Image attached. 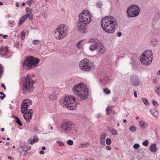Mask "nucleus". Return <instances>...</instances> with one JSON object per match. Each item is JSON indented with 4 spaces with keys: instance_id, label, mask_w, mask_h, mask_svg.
Listing matches in <instances>:
<instances>
[{
    "instance_id": "obj_1",
    "label": "nucleus",
    "mask_w": 160,
    "mask_h": 160,
    "mask_svg": "<svg viewBox=\"0 0 160 160\" xmlns=\"http://www.w3.org/2000/svg\"><path fill=\"white\" fill-rule=\"evenodd\" d=\"M101 26L106 32L111 34L115 30L118 25L116 19L112 16H107L103 18L101 21Z\"/></svg>"
},
{
    "instance_id": "obj_2",
    "label": "nucleus",
    "mask_w": 160,
    "mask_h": 160,
    "mask_svg": "<svg viewBox=\"0 0 160 160\" xmlns=\"http://www.w3.org/2000/svg\"><path fill=\"white\" fill-rule=\"evenodd\" d=\"M31 100L27 99L23 100L21 106V112L23 113V116L27 122H29L32 118L33 111L32 109L27 110V108L32 104Z\"/></svg>"
},
{
    "instance_id": "obj_3",
    "label": "nucleus",
    "mask_w": 160,
    "mask_h": 160,
    "mask_svg": "<svg viewBox=\"0 0 160 160\" xmlns=\"http://www.w3.org/2000/svg\"><path fill=\"white\" fill-rule=\"evenodd\" d=\"M73 90L74 94L81 99H84L88 96V89L86 85L83 83L74 86L73 88Z\"/></svg>"
},
{
    "instance_id": "obj_4",
    "label": "nucleus",
    "mask_w": 160,
    "mask_h": 160,
    "mask_svg": "<svg viewBox=\"0 0 160 160\" xmlns=\"http://www.w3.org/2000/svg\"><path fill=\"white\" fill-rule=\"evenodd\" d=\"M75 98L74 96H66L63 101L60 102V104L63 107L68 108L69 110H73L77 107L75 102Z\"/></svg>"
},
{
    "instance_id": "obj_5",
    "label": "nucleus",
    "mask_w": 160,
    "mask_h": 160,
    "mask_svg": "<svg viewBox=\"0 0 160 160\" xmlns=\"http://www.w3.org/2000/svg\"><path fill=\"white\" fill-rule=\"evenodd\" d=\"M68 30L64 24L58 26L54 31V36L57 40H60L64 38L68 34Z\"/></svg>"
},
{
    "instance_id": "obj_6",
    "label": "nucleus",
    "mask_w": 160,
    "mask_h": 160,
    "mask_svg": "<svg viewBox=\"0 0 160 160\" xmlns=\"http://www.w3.org/2000/svg\"><path fill=\"white\" fill-rule=\"evenodd\" d=\"M35 82L30 77L27 76L22 85L23 93L26 94L28 92H31L33 90V85Z\"/></svg>"
},
{
    "instance_id": "obj_7",
    "label": "nucleus",
    "mask_w": 160,
    "mask_h": 160,
    "mask_svg": "<svg viewBox=\"0 0 160 160\" xmlns=\"http://www.w3.org/2000/svg\"><path fill=\"white\" fill-rule=\"evenodd\" d=\"M80 68L83 71H92L94 68V62L89 61L87 58H84L79 63Z\"/></svg>"
},
{
    "instance_id": "obj_8",
    "label": "nucleus",
    "mask_w": 160,
    "mask_h": 160,
    "mask_svg": "<svg viewBox=\"0 0 160 160\" xmlns=\"http://www.w3.org/2000/svg\"><path fill=\"white\" fill-rule=\"evenodd\" d=\"M91 14L88 10L83 11L79 14V22L88 24L91 21Z\"/></svg>"
},
{
    "instance_id": "obj_9",
    "label": "nucleus",
    "mask_w": 160,
    "mask_h": 160,
    "mask_svg": "<svg viewBox=\"0 0 160 160\" xmlns=\"http://www.w3.org/2000/svg\"><path fill=\"white\" fill-rule=\"evenodd\" d=\"M39 60L32 56L27 58L23 63L24 67L27 66L32 68L36 67L39 62Z\"/></svg>"
},
{
    "instance_id": "obj_10",
    "label": "nucleus",
    "mask_w": 160,
    "mask_h": 160,
    "mask_svg": "<svg viewBox=\"0 0 160 160\" xmlns=\"http://www.w3.org/2000/svg\"><path fill=\"white\" fill-rule=\"evenodd\" d=\"M128 17H134L137 16L139 14L140 9L137 5H133L129 6L127 10Z\"/></svg>"
},
{
    "instance_id": "obj_11",
    "label": "nucleus",
    "mask_w": 160,
    "mask_h": 160,
    "mask_svg": "<svg viewBox=\"0 0 160 160\" xmlns=\"http://www.w3.org/2000/svg\"><path fill=\"white\" fill-rule=\"evenodd\" d=\"M61 127L66 132H69L74 129L75 125L73 122L68 121L63 122Z\"/></svg>"
},
{
    "instance_id": "obj_12",
    "label": "nucleus",
    "mask_w": 160,
    "mask_h": 160,
    "mask_svg": "<svg viewBox=\"0 0 160 160\" xmlns=\"http://www.w3.org/2000/svg\"><path fill=\"white\" fill-rule=\"evenodd\" d=\"M152 58L151 57L141 56L140 58L141 62L145 65H148L150 64L152 62Z\"/></svg>"
},
{
    "instance_id": "obj_13",
    "label": "nucleus",
    "mask_w": 160,
    "mask_h": 160,
    "mask_svg": "<svg viewBox=\"0 0 160 160\" xmlns=\"http://www.w3.org/2000/svg\"><path fill=\"white\" fill-rule=\"evenodd\" d=\"M87 24H85L84 23H81L79 22L77 24L78 30L81 32L82 33L86 32L87 31L86 26Z\"/></svg>"
},
{
    "instance_id": "obj_14",
    "label": "nucleus",
    "mask_w": 160,
    "mask_h": 160,
    "mask_svg": "<svg viewBox=\"0 0 160 160\" xmlns=\"http://www.w3.org/2000/svg\"><path fill=\"white\" fill-rule=\"evenodd\" d=\"M131 82L132 84L134 86H138L140 83V80L138 77L133 76L131 77Z\"/></svg>"
},
{
    "instance_id": "obj_15",
    "label": "nucleus",
    "mask_w": 160,
    "mask_h": 160,
    "mask_svg": "<svg viewBox=\"0 0 160 160\" xmlns=\"http://www.w3.org/2000/svg\"><path fill=\"white\" fill-rule=\"evenodd\" d=\"M97 50L98 52L101 53H104L105 51V49L103 45L100 42H97Z\"/></svg>"
},
{
    "instance_id": "obj_16",
    "label": "nucleus",
    "mask_w": 160,
    "mask_h": 160,
    "mask_svg": "<svg viewBox=\"0 0 160 160\" xmlns=\"http://www.w3.org/2000/svg\"><path fill=\"white\" fill-rule=\"evenodd\" d=\"M49 95V99L50 101H54L57 98V94L56 93V92L54 90L50 92Z\"/></svg>"
},
{
    "instance_id": "obj_17",
    "label": "nucleus",
    "mask_w": 160,
    "mask_h": 160,
    "mask_svg": "<svg viewBox=\"0 0 160 160\" xmlns=\"http://www.w3.org/2000/svg\"><path fill=\"white\" fill-rule=\"evenodd\" d=\"M8 52V47L7 46L2 47L0 49V53L2 56L6 55Z\"/></svg>"
},
{
    "instance_id": "obj_18",
    "label": "nucleus",
    "mask_w": 160,
    "mask_h": 160,
    "mask_svg": "<svg viewBox=\"0 0 160 160\" xmlns=\"http://www.w3.org/2000/svg\"><path fill=\"white\" fill-rule=\"evenodd\" d=\"M106 134L105 133H103L101 134L100 137V143L101 145L105 144V139L106 137Z\"/></svg>"
},
{
    "instance_id": "obj_19",
    "label": "nucleus",
    "mask_w": 160,
    "mask_h": 160,
    "mask_svg": "<svg viewBox=\"0 0 160 160\" xmlns=\"http://www.w3.org/2000/svg\"><path fill=\"white\" fill-rule=\"evenodd\" d=\"M152 53L151 51L148 50L144 52L141 56H146V57L152 58Z\"/></svg>"
},
{
    "instance_id": "obj_20",
    "label": "nucleus",
    "mask_w": 160,
    "mask_h": 160,
    "mask_svg": "<svg viewBox=\"0 0 160 160\" xmlns=\"http://www.w3.org/2000/svg\"><path fill=\"white\" fill-rule=\"evenodd\" d=\"M38 140V138L37 136H34L33 137V139H30L28 140V142L29 143L31 144H33L34 143L37 142Z\"/></svg>"
},
{
    "instance_id": "obj_21",
    "label": "nucleus",
    "mask_w": 160,
    "mask_h": 160,
    "mask_svg": "<svg viewBox=\"0 0 160 160\" xmlns=\"http://www.w3.org/2000/svg\"><path fill=\"white\" fill-rule=\"evenodd\" d=\"M151 114L155 117H157L158 115V113L156 109L155 108H152L150 111Z\"/></svg>"
},
{
    "instance_id": "obj_22",
    "label": "nucleus",
    "mask_w": 160,
    "mask_h": 160,
    "mask_svg": "<svg viewBox=\"0 0 160 160\" xmlns=\"http://www.w3.org/2000/svg\"><path fill=\"white\" fill-rule=\"evenodd\" d=\"M151 152H155L157 150V148H156V144L155 143H153L152 144L149 148Z\"/></svg>"
},
{
    "instance_id": "obj_23",
    "label": "nucleus",
    "mask_w": 160,
    "mask_h": 160,
    "mask_svg": "<svg viewBox=\"0 0 160 160\" xmlns=\"http://www.w3.org/2000/svg\"><path fill=\"white\" fill-rule=\"evenodd\" d=\"M108 130L113 135H117L118 134L117 131L112 127L108 128Z\"/></svg>"
},
{
    "instance_id": "obj_24",
    "label": "nucleus",
    "mask_w": 160,
    "mask_h": 160,
    "mask_svg": "<svg viewBox=\"0 0 160 160\" xmlns=\"http://www.w3.org/2000/svg\"><path fill=\"white\" fill-rule=\"evenodd\" d=\"M27 16H26V15H24L23 16L21 17L18 23V25H20L22 24L26 20Z\"/></svg>"
},
{
    "instance_id": "obj_25",
    "label": "nucleus",
    "mask_w": 160,
    "mask_h": 160,
    "mask_svg": "<svg viewBox=\"0 0 160 160\" xmlns=\"http://www.w3.org/2000/svg\"><path fill=\"white\" fill-rule=\"evenodd\" d=\"M106 112L107 115L109 114L110 113L114 115L116 113L115 111L110 109L109 107H107L106 109Z\"/></svg>"
},
{
    "instance_id": "obj_26",
    "label": "nucleus",
    "mask_w": 160,
    "mask_h": 160,
    "mask_svg": "<svg viewBox=\"0 0 160 160\" xmlns=\"http://www.w3.org/2000/svg\"><path fill=\"white\" fill-rule=\"evenodd\" d=\"M97 42L90 46L89 49L90 51L92 52L97 50Z\"/></svg>"
},
{
    "instance_id": "obj_27",
    "label": "nucleus",
    "mask_w": 160,
    "mask_h": 160,
    "mask_svg": "<svg viewBox=\"0 0 160 160\" xmlns=\"http://www.w3.org/2000/svg\"><path fill=\"white\" fill-rule=\"evenodd\" d=\"M158 43V41L156 39H152L150 42V44L151 46L154 47L157 45Z\"/></svg>"
},
{
    "instance_id": "obj_28",
    "label": "nucleus",
    "mask_w": 160,
    "mask_h": 160,
    "mask_svg": "<svg viewBox=\"0 0 160 160\" xmlns=\"http://www.w3.org/2000/svg\"><path fill=\"white\" fill-rule=\"evenodd\" d=\"M139 123L140 127L142 128H144L147 127V125L146 123L142 120L140 121Z\"/></svg>"
},
{
    "instance_id": "obj_29",
    "label": "nucleus",
    "mask_w": 160,
    "mask_h": 160,
    "mask_svg": "<svg viewBox=\"0 0 160 160\" xmlns=\"http://www.w3.org/2000/svg\"><path fill=\"white\" fill-rule=\"evenodd\" d=\"M84 41V40H81L78 41L77 44L76 46L78 48H80L82 45V42Z\"/></svg>"
},
{
    "instance_id": "obj_30",
    "label": "nucleus",
    "mask_w": 160,
    "mask_h": 160,
    "mask_svg": "<svg viewBox=\"0 0 160 160\" xmlns=\"http://www.w3.org/2000/svg\"><path fill=\"white\" fill-rule=\"evenodd\" d=\"M31 148V147L28 145H25L23 148V151L25 152H27Z\"/></svg>"
},
{
    "instance_id": "obj_31",
    "label": "nucleus",
    "mask_w": 160,
    "mask_h": 160,
    "mask_svg": "<svg viewBox=\"0 0 160 160\" xmlns=\"http://www.w3.org/2000/svg\"><path fill=\"white\" fill-rule=\"evenodd\" d=\"M15 119H16V122L19 126H22V123L20 120L17 117H15Z\"/></svg>"
},
{
    "instance_id": "obj_32",
    "label": "nucleus",
    "mask_w": 160,
    "mask_h": 160,
    "mask_svg": "<svg viewBox=\"0 0 160 160\" xmlns=\"http://www.w3.org/2000/svg\"><path fill=\"white\" fill-rule=\"evenodd\" d=\"M154 90L156 93L160 96V87H157L155 88Z\"/></svg>"
},
{
    "instance_id": "obj_33",
    "label": "nucleus",
    "mask_w": 160,
    "mask_h": 160,
    "mask_svg": "<svg viewBox=\"0 0 160 160\" xmlns=\"http://www.w3.org/2000/svg\"><path fill=\"white\" fill-rule=\"evenodd\" d=\"M90 145V143L88 142H84L83 143H81V147L83 148L84 147H86Z\"/></svg>"
},
{
    "instance_id": "obj_34",
    "label": "nucleus",
    "mask_w": 160,
    "mask_h": 160,
    "mask_svg": "<svg viewBox=\"0 0 160 160\" xmlns=\"http://www.w3.org/2000/svg\"><path fill=\"white\" fill-rule=\"evenodd\" d=\"M26 16H27V19L28 18H29V19L30 20L32 21L33 19V16L32 15V13L29 14H25Z\"/></svg>"
},
{
    "instance_id": "obj_35",
    "label": "nucleus",
    "mask_w": 160,
    "mask_h": 160,
    "mask_svg": "<svg viewBox=\"0 0 160 160\" xmlns=\"http://www.w3.org/2000/svg\"><path fill=\"white\" fill-rule=\"evenodd\" d=\"M41 42L39 40H35L33 41L32 43L34 45H38Z\"/></svg>"
},
{
    "instance_id": "obj_36",
    "label": "nucleus",
    "mask_w": 160,
    "mask_h": 160,
    "mask_svg": "<svg viewBox=\"0 0 160 160\" xmlns=\"http://www.w3.org/2000/svg\"><path fill=\"white\" fill-rule=\"evenodd\" d=\"M106 143L107 145H110L112 143V140L110 138H107L106 140Z\"/></svg>"
},
{
    "instance_id": "obj_37",
    "label": "nucleus",
    "mask_w": 160,
    "mask_h": 160,
    "mask_svg": "<svg viewBox=\"0 0 160 160\" xmlns=\"http://www.w3.org/2000/svg\"><path fill=\"white\" fill-rule=\"evenodd\" d=\"M142 100L143 102H144V103L146 105H148V104L149 102L148 101V100H147V99H146L145 98H142Z\"/></svg>"
},
{
    "instance_id": "obj_38",
    "label": "nucleus",
    "mask_w": 160,
    "mask_h": 160,
    "mask_svg": "<svg viewBox=\"0 0 160 160\" xmlns=\"http://www.w3.org/2000/svg\"><path fill=\"white\" fill-rule=\"evenodd\" d=\"M26 11L27 12L26 14H29L32 13L31 11L29 8H26Z\"/></svg>"
},
{
    "instance_id": "obj_39",
    "label": "nucleus",
    "mask_w": 160,
    "mask_h": 160,
    "mask_svg": "<svg viewBox=\"0 0 160 160\" xmlns=\"http://www.w3.org/2000/svg\"><path fill=\"white\" fill-rule=\"evenodd\" d=\"M129 130L132 132H134L136 130V128L134 126H131L129 127Z\"/></svg>"
},
{
    "instance_id": "obj_40",
    "label": "nucleus",
    "mask_w": 160,
    "mask_h": 160,
    "mask_svg": "<svg viewBox=\"0 0 160 160\" xmlns=\"http://www.w3.org/2000/svg\"><path fill=\"white\" fill-rule=\"evenodd\" d=\"M103 91L105 93L107 94H109L111 92V91L107 88L104 89Z\"/></svg>"
},
{
    "instance_id": "obj_41",
    "label": "nucleus",
    "mask_w": 160,
    "mask_h": 160,
    "mask_svg": "<svg viewBox=\"0 0 160 160\" xmlns=\"http://www.w3.org/2000/svg\"><path fill=\"white\" fill-rule=\"evenodd\" d=\"M21 39L23 40L24 39L26 33L23 31H22L21 32Z\"/></svg>"
},
{
    "instance_id": "obj_42",
    "label": "nucleus",
    "mask_w": 160,
    "mask_h": 160,
    "mask_svg": "<svg viewBox=\"0 0 160 160\" xmlns=\"http://www.w3.org/2000/svg\"><path fill=\"white\" fill-rule=\"evenodd\" d=\"M67 143L69 145H72L73 144V142L72 140H69L68 141Z\"/></svg>"
},
{
    "instance_id": "obj_43",
    "label": "nucleus",
    "mask_w": 160,
    "mask_h": 160,
    "mask_svg": "<svg viewBox=\"0 0 160 160\" xmlns=\"http://www.w3.org/2000/svg\"><path fill=\"white\" fill-rule=\"evenodd\" d=\"M148 143L149 142L148 140H146L143 142L142 144L145 146H147L148 144Z\"/></svg>"
},
{
    "instance_id": "obj_44",
    "label": "nucleus",
    "mask_w": 160,
    "mask_h": 160,
    "mask_svg": "<svg viewBox=\"0 0 160 160\" xmlns=\"http://www.w3.org/2000/svg\"><path fill=\"white\" fill-rule=\"evenodd\" d=\"M97 6L99 8H101L102 7V4L101 2H98L97 3Z\"/></svg>"
},
{
    "instance_id": "obj_45",
    "label": "nucleus",
    "mask_w": 160,
    "mask_h": 160,
    "mask_svg": "<svg viewBox=\"0 0 160 160\" xmlns=\"http://www.w3.org/2000/svg\"><path fill=\"white\" fill-rule=\"evenodd\" d=\"M32 0H28L27 2V4L29 5H31L32 4Z\"/></svg>"
},
{
    "instance_id": "obj_46",
    "label": "nucleus",
    "mask_w": 160,
    "mask_h": 160,
    "mask_svg": "<svg viewBox=\"0 0 160 160\" xmlns=\"http://www.w3.org/2000/svg\"><path fill=\"white\" fill-rule=\"evenodd\" d=\"M140 147L138 143L134 144L133 146V147L135 149L138 148Z\"/></svg>"
},
{
    "instance_id": "obj_47",
    "label": "nucleus",
    "mask_w": 160,
    "mask_h": 160,
    "mask_svg": "<svg viewBox=\"0 0 160 160\" xmlns=\"http://www.w3.org/2000/svg\"><path fill=\"white\" fill-rule=\"evenodd\" d=\"M138 151H139V152L140 153H141L142 154H143V153H144V152H145L144 150V149L143 148H139L138 149Z\"/></svg>"
},
{
    "instance_id": "obj_48",
    "label": "nucleus",
    "mask_w": 160,
    "mask_h": 160,
    "mask_svg": "<svg viewBox=\"0 0 160 160\" xmlns=\"http://www.w3.org/2000/svg\"><path fill=\"white\" fill-rule=\"evenodd\" d=\"M152 103L153 105L156 107H157L158 105V103L155 100L152 101Z\"/></svg>"
},
{
    "instance_id": "obj_49",
    "label": "nucleus",
    "mask_w": 160,
    "mask_h": 160,
    "mask_svg": "<svg viewBox=\"0 0 160 160\" xmlns=\"http://www.w3.org/2000/svg\"><path fill=\"white\" fill-rule=\"evenodd\" d=\"M3 72L2 67L1 65H0V76L1 75Z\"/></svg>"
},
{
    "instance_id": "obj_50",
    "label": "nucleus",
    "mask_w": 160,
    "mask_h": 160,
    "mask_svg": "<svg viewBox=\"0 0 160 160\" xmlns=\"http://www.w3.org/2000/svg\"><path fill=\"white\" fill-rule=\"evenodd\" d=\"M106 149L108 150H110L111 149H112V148L111 147V146H106Z\"/></svg>"
},
{
    "instance_id": "obj_51",
    "label": "nucleus",
    "mask_w": 160,
    "mask_h": 160,
    "mask_svg": "<svg viewBox=\"0 0 160 160\" xmlns=\"http://www.w3.org/2000/svg\"><path fill=\"white\" fill-rule=\"evenodd\" d=\"M58 142L59 146H63L64 145L63 143L62 142H61L60 141H58Z\"/></svg>"
},
{
    "instance_id": "obj_52",
    "label": "nucleus",
    "mask_w": 160,
    "mask_h": 160,
    "mask_svg": "<svg viewBox=\"0 0 160 160\" xmlns=\"http://www.w3.org/2000/svg\"><path fill=\"white\" fill-rule=\"evenodd\" d=\"M118 98L117 97H114L113 98L112 100L114 102H116L118 100Z\"/></svg>"
},
{
    "instance_id": "obj_53",
    "label": "nucleus",
    "mask_w": 160,
    "mask_h": 160,
    "mask_svg": "<svg viewBox=\"0 0 160 160\" xmlns=\"http://www.w3.org/2000/svg\"><path fill=\"white\" fill-rule=\"evenodd\" d=\"M1 86L5 90H6V88L4 84L3 83L1 84Z\"/></svg>"
},
{
    "instance_id": "obj_54",
    "label": "nucleus",
    "mask_w": 160,
    "mask_h": 160,
    "mask_svg": "<svg viewBox=\"0 0 160 160\" xmlns=\"http://www.w3.org/2000/svg\"><path fill=\"white\" fill-rule=\"evenodd\" d=\"M3 95V96H1L0 97V99L1 100L3 99L6 97V95L5 94Z\"/></svg>"
},
{
    "instance_id": "obj_55",
    "label": "nucleus",
    "mask_w": 160,
    "mask_h": 160,
    "mask_svg": "<svg viewBox=\"0 0 160 160\" xmlns=\"http://www.w3.org/2000/svg\"><path fill=\"white\" fill-rule=\"evenodd\" d=\"M153 82L154 83H155L157 82V78H154L152 80Z\"/></svg>"
},
{
    "instance_id": "obj_56",
    "label": "nucleus",
    "mask_w": 160,
    "mask_h": 160,
    "mask_svg": "<svg viewBox=\"0 0 160 160\" xmlns=\"http://www.w3.org/2000/svg\"><path fill=\"white\" fill-rule=\"evenodd\" d=\"M122 35V33L121 32H119L117 33V36L119 37Z\"/></svg>"
},
{
    "instance_id": "obj_57",
    "label": "nucleus",
    "mask_w": 160,
    "mask_h": 160,
    "mask_svg": "<svg viewBox=\"0 0 160 160\" xmlns=\"http://www.w3.org/2000/svg\"><path fill=\"white\" fill-rule=\"evenodd\" d=\"M134 95L135 98H137V92L136 91H134Z\"/></svg>"
},
{
    "instance_id": "obj_58",
    "label": "nucleus",
    "mask_w": 160,
    "mask_h": 160,
    "mask_svg": "<svg viewBox=\"0 0 160 160\" xmlns=\"http://www.w3.org/2000/svg\"><path fill=\"white\" fill-rule=\"evenodd\" d=\"M38 129L37 128H35L34 129V131L35 132H38Z\"/></svg>"
},
{
    "instance_id": "obj_59",
    "label": "nucleus",
    "mask_w": 160,
    "mask_h": 160,
    "mask_svg": "<svg viewBox=\"0 0 160 160\" xmlns=\"http://www.w3.org/2000/svg\"><path fill=\"white\" fill-rule=\"evenodd\" d=\"M8 37V35H3V38H7V37Z\"/></svg>"
},
{
    "instance_id": "obj_60",
    "label": "nucleus",
    "mask_w": 160,
    "mask_h": 160,
    "mask_svg": "<svg viewBox=\"0 0 160 160\" xmlns=\"http://www.w3.org/2000/svg\"><path fill=\"white\" fill-rule=\"evenodd\" d=\"M39 153H40V154H44V151H43L41 150V151H40V152H39Z\"/></svg>"
},
{
    "instance_id": "obj_61",
    "label": "nucleus",
    "mask_w": 160,
    "mask_h": 160,
    "mask_svg": "<svg viewBox=\"0 0 160 160\" xmlns=\"http://www.w3.org/2000/svg\"><path fill=\"white\" fill-rule=\"evenodd\" d=\"M42 150H45L46 149V147L45 146H43L42 148Z\"/></svg>"
},
{
    "instance_id": "obj_62",
    "label": "nucleus",
    "mask_w": 160,
    "mask_h": 160,
    "mask_svg": "<svg viewBox=\"0 0 160 160\" xmlns=\"http://www.w3.org/2000/svg\"><path fill=\"white\" fill-rule=\"evenodd\" d=\"M5 130V129L4 128H2L1 129V131L2 132H3Z\"/></svg>"
},
{
    "instance_id": "obj_63",
    "label": "nucleus",
    "mask_w": 160,
    "mask_h": 160,
    "mask_svg": "<svg viewBox=\"0 0 160 160\" xmlns=\"http://www.w3.org/2000/svg\"><path fill=\"white\" fill-rule=\"evenodd\" d=\"M0 94H1V95L5 94H4L3 92H0Z\"/></svg>"
},
{
    "instance_id": "obj_64",
    "label": "nucleus",
    "mask_w": 160,
    "mask_h": 160,
    "mask_svg": "<svg viewBox=\"0 0 160 160\" xmlns=\"http://www.w3.org/2000/svg\"><path fill=\"white\" fill-rule=\"evenodd\" d=\"M158 74L159 75H160V70L158 72Z\"/></svg>"
}]
</instances>
